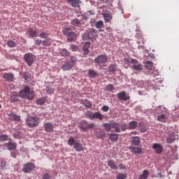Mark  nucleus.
<instances>
[{
  "mask_svg": "<svg viewBox=\"0 0 179 179\" xmlns=\"http://www.w3.org/2000/svg\"><path fill=\"white\" fill-rule=\"evenodd\" d=\"M19 96L21 99H26L27 100H34L36 99V94L34 91L31 90L29 86H25L19 92Z\"/></svg>",
  "mask_w": 179,
  "mask_h": 179,
  "instance_id": "nucleus-1",
  "label": "nucleus"
},
{
  "mask_svg": "<svg viewBox=\"0 0 179 179\" xmlns=\"http://www.w3.org/2000/svg\"><path fill=\"white\" fill-rule=\"evenodd\" d=\"M85 117L90 120H94L96 118L97 120H99V121L103 120V118H104V115L101 114L100 112L92 113V111H87L85 113Z\"/></svg>",
  "mask_w": 179,
  "mask_h": 179,
  "instance_id": "nucleus-2",
  "label": "nucleus"
},
{
  "mask_svg": "<svg viewBox=\"0 0 179 179\" xmlns=\"http://www.w3.org/2000/svg\"><path fill=\"white\" fill-rule=\"evenodd\" d=\"M76 62V57L71 56L70 58V61L66 62L64 64L62 65V69L63 71H71L73 66H75V64Z\"/></svg>",
  "mask_w": 179,
  "mask_h": 179,
  "instance_id": "nucleus-3",
  "label": "nucleus"
},
{
  "mask_svg": "<svg viewBox=\"0 0 179 179\" xmlns=\"http://www.w3.org/2000/svg\"><path fill=\"white\" fill-rule=\"evenodd\" d=\"M63 33L64 36H66L67 41H73L74 40H76L77 35L75 32L72 31L71 28H65L63 30Z\"/></svg>",
  "mask_w": 179,
  "mask_h": 179,
  "instance_id": "nucleus-4",
  "label": "nucleus"
},
{
  "mask_svg": "<svg viewBox=\"0 0 179 179\" xmlns=\"http://www.w3.org/2000/svg\"><path fill=\"white\" fill-rule=\"evenodd\" d=\"M27 124L30 128H36L40 124V118L37 117H29L27 118Z\"/></svg>",
  "mask_w": 179,
  "mask_h": 179,
  "instance_id": "nucleus-5",
  "label": "nucleus"
},
{
  "mask_svg": "<svg viewBox=\"0 0 179 179\" xmlns=\"http://www.w3.org/2000/svg\"><path fill=\"white\" fill-rule=\"evenodd\" d=\"M24 60L27 64L28 66H31L36 61V57L33 55V53H27L24 55Z\"/></svg>",
  "mask_w": 179,
  "mask_h": 179,
  "instance_id": "nucleus-6",
  "label": "nucleus"
},
{
  "mask_svg": "<svg viewBox=\"0 0 179 179\" xmlns=\"http://www.w3.org/2000/svg\"><path fill=\"white\" fill-rule=\"evenodd\" d=\"M97 37V31L95 29H90L89 32H86L83 34V40H92Z\"/></svg>",
  "mask_w": 179,
  "mask_h": 179,
  "instance_id": "nucleus-7",
  "label": "nucleus"
},
{
  "mask_svg": "<svg viewBox=\"0 0 179 179\" xmlns=\"http://www.w3.org/2000/svg\"><path fill=\"white\" fill-rule=\"evenodd\" d=\"M36 169V164L34 163L28 162L27 164H24L22 169V173H30L31 171H33Z\"/></svg>",
  "mask_w": 179,
  "mask_h": 179,
  "instance_id": "nucleus-8",
  "label": "nucleus"
},
{
  "mask_svg": "<svg viewBox=\"0 0 179 179\" xmlns=\"http://www.w3.org/2000/svg\"><path fill=\"white\" fill-rule=\"evenodd\" d=\"M107 61H108V57H107V56L105 55H101L94 59V62H96V64H99V65L101 64H106Z\"/></svg>",
  "mask_w": 179,
  "mask_h": 179,
  "instance_id": "nucleus-9",
  "label": "nucleus"
},
{
  "mask_svg": "<svg viewBox=\"0 0 179 179\" xmlns=\"http://www.w3.org/2000/svg\"><path fill=\"white\" fill-rule=\"evenodd\" d=\"M131 64H133V69L134 71H143V65L139 64V62L136 59H131Z\"/></svg>",
  "mask_w": 179,
  "mask_h": 179,
  "instance_id": "nucleus-10",
  "label": "nucleus"
},
{
  "mask_svg": "<svg viewBox=\"0 0 179 179\" xmlns=\"http://www.w3.org/2000/svg\"><path fill=\"white\" fill-rule=\"evenodd\" d=\"M152 149L157 155H162L163 153V146L160 143H154Z\"/></svg>",
  "mask_w": 179,
  "mask_h": 179,
  "instance_id": "nucleus-11",
  "label": "nucleus"
},
{
  "mask_svg": "<svg viewBox=\"0 0 179 179\" xmlns=\"http://www.w3.org/2000/svg\"><path fill=\"white\" fill-rule=\"evenodd\" d=\"M117 99H119V100H123V101H127V100H129V99H131V96H127V92L122 91L117 94Z\"/></svg>",
  "mask_w": 179,
  "mask_h": 179,
  "instance_id": "nucleus-12",
  "label": "nucleus"
},
{
  "mask_svg": "<svg viewBox=\"0 0 179 179\" xmlns=\"http://www.w3.org/2000/svg\"><path fill=\"white\" fill-rule=\"evenodd\" d=\"M169 117H170V115H169L167 113L159 115L157 117V121L159 122H167Z\"/></svg>",
  "mask_w": 179,
  "mask_h": 179,
  "instance_id": "nucleus-13",
  "label": "nucleus"
},
{
  "mask_svg": "<svg viewBox=\"0 0 179 179\" xmlns=\"http://www.w3.org/2000/svg\"><path fill=\"white\" fill-rule=\"evenodd\" d=\"M129 149L134 154V155H142V148H138L134 146L129 147Z\"/></svg>",
  "mask_w": 179,
  "mask_h": 179,
  "instance_id": "nucleus-14",
  "label": "nucleus"
},
{
  "mask_svg": "<svg viewBox=\"0 0 179 179\" xmlns=\"http://www.w3.org/2000/svg\"><path fill=\"white\" fill-rule=\"evenodd\" d=\"M59 54L61 55V57H69V55H71V52H69V51L65 48L59 49Z\"/></svg>",
  "mask_w": 179,
  "mask_h": 179,
  "instance_id": "nucleus-15",
  "label": "nucleus"
},
{
  "mask_svg": "<svg viewBox=\"0 0 179 179\" xmlns=\"http://www.w3.org/2000/svg\"><path fill=\"white\" fill-rule=\"evenodd\" d=\"M44 129L45 132H52L54 131V126L50 122H47L44 124Z\"/></svg>",
  "mask_w": 179,
  "mask_h": 179,
  "instance_id": "nucleus-16",
  "label": "nucleus"
},
{
  "mask_svg": "<svg viewBox=\"0 0 179 179\" xmlns=\"http://www.w3.org/2000/svg\"><path fill=\"white\" fill-rule=\"evenodd\" d=\"M8 117L9 120L11 121H15V122H19V121H20V116L15 115V113H10Z\"/></svg>",
  "mask_w": 179,
  "mask_h": 179,
  "instance_id": "nucleus-17",
  "label": "nucleus"
},
{
  "mask_svg": "<svg viewBox=\"0 0 179 179\" xmlns=\"http://www.w3.org/2000/svg\"><path fill=\"white\" fill-rule=\"evenodd\" d=\"M68 2H71V6L73 8H80V3H82V1L80 0H67Z\"/></svg>",
  "mask_w": 179,
  "mask_h": 179,
  "instance_id": "nucleus-18",
  "label": "nucleus"
},
{
  "mask_svg": "<svg viewBox=\"0 0 179 179\" xmlns=\"http://www.w3.org/2000/svg\"><path fill=\"white\" fill-rule=\"evenodd\" d=\"M27 34L31 37H37L38 32L36 30L33 29V28H28Z\"/></svg>",
  "mask_w": 179,
  "mask_h": 179,
  "instance_id": "nucleus-19",
  "label": "nucleus"
},
{
  "mask_svg": "<svg viewBox=\"0 0 179 179\" xmlns=\"http://www.w3.org/2000/svg\"><path fill=\"white\" fill-rule=\"evenodd\" d=\"M131 143L134 146H140L141 145V138L139 136H134L131 140Z\"/></svg>",
  "mask_w": 179,
  "mask_h": 179,
  "instance_id": "nucleus-20",
  "label": "nucleus"
},
{
  "mask_svg": "<svg viewBox=\"0 0 179 179\" xmlns=\"http://www.w3.org/2000/svg\"><path fill=\"white\" fill-rule=\"evenodd\" d=\"M6 146L8 149V150H15L16 148H17V145H16V143L10 141L6 144Z\"/></svg>",
  "mask_w": 179,
  "mask_h": 179,
  "instance_id": "nucleus-21",
  "label": "nucleus"
},
{
  "mask_svg": "<svg viewBox=\"0 0 179 179\" xmlns=\"http://www.w3.org/2000/svg\"><path fill=\"white\" fill-rule=\"evenodd\" d=\"M42 44L44 47H50L52 44V39L51 38H46L42 41Z\"/></svg>",
  "mask_w": 179,
  "mask_h": 179,
  "instance_id": "nucleus-22",
  "label": "nucleus"
},
{
  "mask_svg": "<svg viewBox=\"0 0 179 179\" xmlns=\"http://www.w3.org/2000/svg\"><path fill=\"white\" fill-rule=\"evenodd\" d=\"M73 149H75L76 152H83V145H82V144L80 143L76 142L73 145Z\"/></svg>",
  "mask_w": 179,
  "mask_h": 179,
  "instance_id": "nucleus-23",
  "label": "nucleus"
},
{
  "mask_svg": "<svg viewBox=\"0 0 179 179\" xmlns=\"http://www.w3.org/2000/svg\"><path fill=\"white\" fill-rule=\"evenodd\" d=\"M111 127L115 129V132H121V127H120V123L115 122L111 124Z\"/></svg>",
  "mask_w": 179,
  "mask_h": 179,
  "instance_id": "nucleus-24",
  "label": "nucleus"
},
{
  "mask_svg": "<svg viewBox=\"0 0 179 179\" xmlns=\"http://www.w3.org/2000/svg\"><path fill=\"white\" fill-rule=\"evenodd\" d=\"M138 127V122L131 121L129 123L128 129H136Z\"/></svg>",
  "mask_w": 179,
  "mask_h": 179,
  "instance_id": "nucleus-25",
  "label": "nucleus"
},
{
  "mask_svg": "<svg viewBox=\"0 0 179 179\" xmlns=\"http://www.w3.org/2000/svg\"><path fill=\"white\" fill-rule=\"evenodd\" d=\"M108 166L112 169V170H117L118 169V166H117V164H115V162L113 160H109L108 162Z\"/></svg>",
  "mask_w": 179,
  "mask_h": 179,
  "instance_id": "nucleus-26",
  "label": "nucleus"
},
{
  "mask_svg": "<svg viewBox=\"0 0 179 179\" xmlns=\"http://www.w3.org/2000/svg\"><path fill=\"white\" fill-rule=\"evenodd\" d=\"M90 48V42H87L84 44L83 51H84V54H85V55H87V54H89V48Z\"/></svg>",
  "mask_w": 179,
  "mask_h": 179,
  "instance_id": "nucleus-27",
  "label": "nucleus"
},
{
  "mask_svg": "<svg viewBox=\"0 0 179 179\" xmlns=\"http://www.w3.org/2000/svg\"><path fill=\"white\" fill-rule=\"evenodd\" d=\"M3 78L8 82H12L13 80V74L12 73H4Z\"/></svg>",
  "mask_w": 179,
  "mask_h": 179,
  "instance_id": "nucleus-28",
  "label": "nucleus"
},
{
  "mask_svg": "<svg viewBox=\"0 0 179 179\" xmlns=\"http://www.w3.org/2000/svg\"><path fill=\"white\" fill-rule=\"evenodd\" d=\"M88 122L87 121L83 120L80 123V129H83V131H87V126H88Z\"/></svg>",
  "mask_w": 179,
  "mask_h": 179,
  "instance_id": "nucleus-29",
  "label": "nucleus"
},
{
  "mask_svg": "<svg viewBox=\"0 0 179 179\" xmlns=\"http://www.w3.org/2000/svg\"><path fill=\"white\" fill-rule=\"evenodd\" d=\"M117 71V64H110L108 67V72L115 73Z\"/></svg>",
  "mask_w": 179,
  "mask_h": 179,
  "instance_id": "nucleus-30",
  "label": "nucleus"
},
{
  "mask_svg": "<svg viewBox=\"0 0 179 179\" xmlns=\"http://www.w3.org/2000/svg\"><path fill=\"white\" fill-rule=\"evenodd\" d=\"M119 136H120V135H118L117 134H111L110 135V141H112V142H117V141H118Z\"/></svg>",
  "mask_w": 179,
  "mask_h": 179,
  "instance_id": "nucleus-31",
  "label": "nucleus"
},
{
  "mask_svg": "<svg viewBox=\"0 0 179 179\" xmlns=\"http://www.w3.org/2000/svg\"><path fill=\"white\" fill-rule=\"evenodd\" d=\"M97 71H95L94 70L91 69L88 71V76L90 78H94L97 76Z\"/></svg>",
  "mask_w": 179,
  "mask_h": 179,
  "instance_id": "nucleus-32",
  "label": "nucleus"
},
{
  "mask_svg": "<svg viewBox=\"0 0 179 179\" xmlns=\"http://www.w3.org/2000/svg\"><path fill=\"white\" fill-rule=\"evenodd\" d=\"M46 99L45 97H42V98H40L36 100V104L37 106H43V104H44L46 101Z\"/></svg>",
  "mask_w": 179,
  "mask_h": 179,
  "instance_id": "nucleus-33",
  "label": "nucleus"
},
{
  "mask_svg": "<svg viewBox=\"0 0 179 179\" xmlns=\"http://www.w3.org/2000/svg\"><path fill=\"white\" fill-rule=\"evenodd\" d=\"M148 176H149V171L144 170L143 174L140 176L139 179H148Z\"/></svg>",
  "mask_w": 179,
  "mask_h": 179,
  "instance_id": "nucleus-34",
  "label": "nucleus"
},
{
  "mask_svg": "<svg viewBox=\"0 0 179 179\" xmlns=\"http://www.w3.org/2000/svg\"><path fill=\"white\" fill-rule=\"evenodd\" d=\"M67 143L69 146H75V143H76L75 141V138L70 137L67 141Z\"/></svg>",
  "mask_w": 179,
  "mask_h": 179,
  "instance_id": "nucleus-35",
  "label": "nucleus"
},
{
  "mask_svg": "<svg viewBox=\"0 0 179 179\" xmlns=\"http://www.w3.org/2000/svg\"><path fill=\"white\" fill-rule=\"evenodd\" d=\"M104 20L106 23H108L111 21V19H113V17L110 14H104L103 15Z\"/></svg>",
  "mask_w": 179,
  "mask_h": 179,
  "instance_id": "nucleus-36",
  "label": "nucleus"
},
{
  "mask_svg": "<svg viewBox=\"0 0 179 179\" xmlns=\"http://www.w3.org/2000/svg\"><path fill=\"white\" fill-rule=\"evenodd\" d=\"M48 36H50L48 31H42L39 35V37H41V38H48Z\"/></svg>",
  "mask_w": 179,
  "mask_h": 179,
  "instance_id": "nucleus-37",
  "label": "nucleus"
},
{
  "mask_svg": "<svg viewBox=\"0 0 179 179\" xmlns=\"http://www.w3.org/2000/svg\"><path fill=\"white\" fill-rule=\"evenodd\" d=\"M98 138L103 139V138H106V133L104 131H97L96 134Z\"/></svg>",
  "mask_w": 179,
  "mask_h": 179,
  "instance_id": "nucleus-38",
  "label": "nucleus"
},
{
  "mask_svg": "<svg viewBox=\"0 0 179 179\" xmlns=\"http://www.w3.org/2000/svg\"><path fill=\"white\" fill-rule=\"evenodd\" d=\"M82 104H83V106H85V107L87 108H90V107H92V103L87 100L83 101Z\"/></svg>",
  "mask_w": 179,
  "mask_h": 179,
  "instance_id": "nucleus-39",
  "label": "nucleus"
},
{
  "mask_svg": "<svg viewBox=\"0 0 179 179\" xmlns=\"http://www.w3.org/2000/svg\"><path fill=\"white\" fill-rule=\"evenodd\" d=\"M18 100H19V95H12L10 96V101H12V103H17Z\"/></svg>",
  "mask_w": 179,
  "mask_h": 179,
  "instance_id": "nucleus-40",
  "label": "nucleus"
},
{
  "mask_svg": "<svg viewBox=\"0 0 179 179\" xmlns=\"http://www.w3.org/2000/svg\"><path fill=\"white\" fill-rule=\"evenodd\" d=\"M145 68H148V69H152V68H153V63L150 61H147L145 62Z\"/></svg>",
  "mask_w": 179,
  "mask_h": 179,
  "instance_id": "nucleus-41",
  "label": "nucleus"
},
{
  "mask_svg": "<svg viewBox=\"0 0 179 179\" xmlns=\"http://www.w3.org/2000/svg\"><path fill=\"white\" fill-rule=\"evenodd\" d=\"M114 85L113 84H109L106 86V87L105 88V90L106 92H113V90H114Z\"/></svg>",
  "mask_w": 179,
  "mask_h": 179,
  "instance_id": "nucleus-42",
  "label": "nucleus"
},
{
  "mask_svg": "<svg viewBox=\"0 0 179 179\" xmlns=\"http://www.w3.org/2000/svg\"><path fill=\"white\" fill-rule=\"evenodd\" d=\"M8 47H10V48H13V47H16V43L13 41H8L7 42Z\"/></svg>",
  "mask_w": 179,
  "mask_h": 179,
  "instance_id": "nucleus-43",
  "label": "nucleus"
},
{
  "mask_svg": "<svg viewBox=\"0 0 179 179\" xmlns=\"http://www.w3.org/2000/svg\"><path fill=\"white\" fill-rule=\"evenodd\" d=\"M103 127L105 128L106 131H107L108 132H110V131L111 130V124H108V123H104L103 124Z\"/></svg>",
  "mask_w": 179,
  "mask_h": 179,
  "instance_id": "nucleus-44",
  "label": "nucleus"
},
{
  "mask_svg": "<svg viewBox=\"0 0 179 179\" xmlns=\"http://www.w3.org/2000/svg\"><path fill=\"white\" fill-rule=\"evenodd\" d=\"M70 50H71L73 52L79 51V47H78L76 45L71 44L70 45Z\"/></svg>",
  "mask_w": 179,
  "mask_h": 179,
  "instance_id": "nucleus-45",
  "label": "nucleus"
},
{
  "mask_svg": "<svg viewBox=\"0 0 179 179\" xmlns=\"http://www.w3.org/2000/svg\"><path fill=\"white\" fill-rule=\"evenodd\" d=\"M95 26L96 29H101V27L104 26V23L103 22V21H99L96 23Z\"/></svg>",
  "mask_w": 179,
  "mask_h": 179,
  "instance_id": "nucleus-46",
  "label": "nucleus"
},
{
  "mask_svg": "<svg viewBox=\"0 0 179 179\" xmlns=\"http://www.w3.org/2000/svg\"><path fill=\"white\" fill-rule=\"evenodd\" d=\"M71 24L73 26H79V24H80V20H78V19H74L72 22H71Z\"/></svg>",
  "mask_w": 179,
  "mask_h": 179,
  "instance_id": "nucleus-47",
  "label": "nucleus"
},
{
  "mask_svg": "<svg viewBox=\"0 0 179 179\" xmlns=\"http://www.w3.org/2000/svg\"><path fill=\"white\" fill-rule=\"evenodd\" d=\"M8 135L3 134L0 136V142H5L6 141H8Z\"/></svg>",
  "mask_w": 179,
  "mask_h": 179,
  "instance_id": "nucleus-48",
  "label": "nucleus"
},
{
  "mask_svg": "<svg viewBox=\"0 0 179 179\" xmlns=\"http://www.w3.org/2000/svg\"><path fill=\"white\" fill-rule=\"evenodd\" d=\"M176 141V138H174V136H171L166 138V141L168 143H173Z\"/></svg>",
  "mask_w": 179,
  "mask_h": 179,
  "instance_id": "nucleus-49",
  "label": "nucleus"
},
{
  "mask_svg": "<svg viewBox=\"0 0 179 179\" xmlns=\"http://www.w3.org/2000/svg\"><path fill=\"white\" fill-rule=\"evenodd\" d=\"M117 179H125V178H127V174H125V173H119V174H117V178H116Z\"/></svg>",
  "mask_w": 179,
  "mask_h": 179,
  "instance_id": "nucleus-50",
  "label": "nucleus"
},
{
  "mask_svg": "<svg viewBox=\"0 0 179 179\" xmlns=\"http://www.w3.org/2000/svg\"><path fill=\"white\" fill-rule=\"evenodd\" d=\"M121 129L122 131H127V129H128V127L127 126V124L125 122H123L121 125Z\"/></svg>",
  "mask_w": 179,
  "mask_h": 179,
  "instance_id": "nucleus-51",
  "label": "nucleus"
},
{
  "mask_svg": "<svg viewBox=\"0 0 179 179\" xmlns=\"http://www.w3.org/2000/svg\"><path fill=\"white\" fill-rule=\"evenodd\" d=\"M41 44H43V41L40 40V39H36L35 40V45L37 46H40L41 45Z\"/></svg>",
  "mask_w": 179,
  "mask_h": 179,
  "instance_id": "nucleus-52",
  "label": "nucleus"
},
{
  "mask_svg": "<svg viewBox=\"0 0 179 179\" xmlns=\"http://www.w3.org/2000/svg\"><path fill=\"white\" fill-rule=\"evenodd\" d=\"M6 163L3 161H0V170H3L6 166Z\"/></svg>",
  "mask_w": 179,
  "mask_h": 179,
  "instance_id": "nucleus-53",
  "label": "nucleus"
},
{
  "mask_svg": "<svg viewBox=\"0 0 179 179\" xmlns=\"http://www.w3.org/2000/svg\"><path fill=\"white\" fill-rule=\"evenodd\" d=\"M102 111H104V113H107L110 110V108L108 106H103L101 108Z\"/></svg>",
  "mask_w": 179,
  "mask_h": 179,
  "instance_id": "nucleus-54",
  "label": "nucleus"
},
{
  "mask_svg": "<svg viewBox=\"0 0 179 179\" xmlns=\"http://www.w3.org/2000/svg\"><path fill=\"white\" fill-rule=\"evenodd\" d=\"M46 92H47L48 93H50V94L54 93V90H53L52 87H48L46 88Z\"/></svg>",
  "mask_w": 179,
  "mask_h": 179,
  "instance_id": "nucleus-55",
  "label": "nucleus"
},
{
  "mask_svg": "<svg viewBox=\"0 0 179 179\" xmlns=\"http://www.w3.org/2000/svg\"><path fill=\"white\" fill-rule=\"evenodd\" d=\"M93 128H94V124H93V123L89 124L88 123L87 129H93Z\"/></svg>",
  "mask_w": 179,
  "mask_h": 179,
  "instance_id": "nucleus-56",
  "label": "nucleus"
},
{
  "mask_svg": "<svg viewBox=\"0 0 179 179\" xmlns=\"http://www.w3.org/2000/svg\"><path fill=\"white\" fill-rule=\"evenodd\" d=\"M42 179H50V174L49 173L44 174Z\"/></svg>",
  "mask_w": 179,
  "mask_h": 179,
  "instance_id": "nucleus-57",
  "label": "nucleus"
},
{
  "mask_svg": "<svg viewBox=\"0 0 179 179\" xmlns=\"http://www.w3.org/2000/svg\"><path fill=\"white\" fill-rule=\"evenodd\" d=\"M119 169L120 170H125V165H124V164H120L119 165Z\"/></svg>",
  "mask_w": 179,
  "mask_h": 179,
  "instance_id": "nucleus-58",
  "label": "nucleus"
},
{
  "mask_svg": "<svg viewBox=\"0 0 179 179\" xmlns=\"http://www.w3.org/2000/svg\"><path fill=\"white\" fill-rule=\"evenodd\" d=\"M124 62L126 63V64H127V65H129L130 64H131V62L129 61V59H124Z\"/></svg>",
  "mask_w": 179,
  "mask_h": 179,
  "instance_id": "nucleus-59",
  "label": "nucleus"
},
{
  "mask_svg": "<svg viewBox=\"0 0 179 179\" xmlns=\"http://www.w3.org/2000/svg\"><path fill=\"white\" fill-rule=\"evenodd\" d=\"M106 30H108V31H112L111 27H106Z\"/></svg>",
  "mask_w": 179,
  "mask_h": 179,
  "instance_id": "nucleus-60",
  "label": "nucleus"
},
{
  "mask_svg": "<svg viewBox=\"0 0 179 179\" xmlns=\"http://www.w3.org/2000/svg\"><path fill=\"white\" fill-rule=\"evenodd\" d=\"M141 132H146V129H145V127L141 129Z\"/></svg>",
  "mask_w": 179,
  "mask_h": 179,
  "instance_id": "nucleus-61",
  "label": "nucleus"
},
{
  "mask_svg": "<svg viewBox=\"0 0 179 179\" xmlns=\"http://www.w3.org/2000/svg\"><path fill=\"white\" fill-rule=\"evenodd\" d=\"M11 156H12V157H16V155L13 152L11 153Z\"/></svg>",
  "mask_w": 179,
  "mask_h": 179,
  "instance_id": "nucleus-62",
  "label": "nucleus"
},
{
  "mask_svg": "<svg viewBox=\"0 0 179 179\" xmlns=\"http://www.w3.org/2000/svg\"><path fill=\"white\" fill-rule=\"evenodd\" d=\"M131 134H134V135H136V131L131 132Z\"/></svg>",
  "mask_w": 179,
  "mask_h": 179,
  "instance_id": "nucleus-63",
  "label": "nucleus"
},
{
  "mask_svg": "<svg viewBox=\"0 0 179 179\" xmlns=\"http://www.w3.org/2000/svg\"><path fill=\"white\" fill-rule=\"evenodd\" d=\"M1 104H0V108H1Z\"/></svg>",
  "mask_w": 179,
  "mask_h": 179,
  "instance_id": "nucleus-64",
  "label": "nucleus"
}]
</instances>
